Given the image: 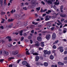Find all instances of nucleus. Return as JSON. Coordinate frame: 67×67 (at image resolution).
<instances>
[{
  "instance_id": "f257e3e1",
  "label": "nucleus",
  "mask_w": 67,
  "mask_h": 67,
  "mask_svg": "<svg viewBox=\"0 0 67 67\" xmlns=\"http://www.w3.org/2000/svg\"><path fill=\"white\" fill-rule=\"evenodd\" d=\"M37 0H31V3L32 4L34 5V4H37L38 5V2H36Z\"/></svg>"
},
{
  "instance_id": "f03ea898",
  "label": "nucleus",
  "mask_w": 67,
  "mask_h": 67,
  "mask_svg": "<svg viewBox=\"0 0 67 67\" xmlns=\"http://www.w3.org/2000/svg\"><path fill=\"white\" fill-rule=\"evenodd\" d=\"M14 17L15 18H19L21 19V16L19 14H15L14 15Z\"/></svg>"
},
{
  "instance_id": "7ed1b4c3",
  "label": "nucleus",
  "mask_w": 67,
  "mask_h": 67,
  "mask_svg": "<svg viewBox=\"0 0 67 67\" xmlns=\"http://www.w3.org/2000/svg\"><path fill=\"white\" fill-rule=\"evenodd\" d=\"M51 37V36L50 34H48L46 35V38L47 40H49Z\"/></svg>"
},
{
  "instance_id": "20e7f679",
  "label": "nucleus",
  "mask_w": 67,
  "mask_h": 67,
  "mask_svg": "<svg viewBox=\"0 0 67 67\" xmlns=\"http://www.w3.org/2000/svg\"><path fill=\"white\" fill-rule=\"evenodd\" d=\"M58 49H59L60 52H61V53L63 52V51H64V49H63V47L59 46Z\"/></svg>"
},
{
  "instance_id": "39448f33",
  "label": "nucleus",
  "mask_w": 67,
  "mask_h": 67,
  "mask_svg": "<svg viewBox=\"0 0 67 67\" xmlns=\"http://www.w3.org/2000/svg\"><path fill=\"white\" fill-rule=\"evenodd\" d=\"M21 24V22L18 21L16 24L15 26L14 27V28H15V27H18V26L20 25Z\"/></svg>"
},
{
  "instance_id": "423d86ee",
  "label": "nucleus",
  "mask_w": 67,
  "mask_h": 67,
  "mask_svg": "<svg viewBox=\"0 0 67 67\" xmlns=\"http://www.w3.org/2000/svg\"><path fill=\"white\" fill-rule=\"evenodd\" d=\"M21 24V22L18 21L16 24L15 26L14 27V28H15V27H18V26L20 25Z\"/></svg>"
},
{
  "instance_id": "0eeeda50",
  "label": "nucleus",
  "mask_w": 67,
  "mask_h": 67,
  "mask_svg": "<svg viewBox=\"0 0 67 67\" xmlns=\"http://www.w3.org/2000/svg\"><path fill=\"white\" fill-rule=\"evenodd\" d=\"M3 55L4 56L8 55H9V52L7 51H4L3 52Z\"/></svg>"
},
{
  "instance_id": "6e6552de",
  "label": "nucleus",
  "mask_w": 67,
  "mask_h": 67,
  "mask_svg": "<svg viewBox=\"0 0 67 67\" xmlns=\"http://www.w3.org/2000/svg\"><path fill=\"white\" fill-rule=\"evenodd\" d=\"M56 34L55 33H53L52 35V38L53 40H54L56 38Z\"/></svg>"
},
{
  "instance_id": "1a4fd4ad",
  "label": "nucleus",
  "mask_w": 67,
  "mask_h": 67,
  "mask_svg": "<svg viewBox=\"0 0 67 67\" xmlns=\"http://www.w3.org/2000/svg\"><path fill=\"white\" fill-rule=\"evenodd\" d=\"M34 45L38 47L40 46V43L38 41H36V44H34Z\"/></svg>"
},
{
  "instance_id": "9d476101",
  "label": "nucleus",
  "mask_w": 67,
  "mask_h": 67,
  "mask_svg": "<svg viewBox=\"0 0 67 67\" xmlns=\"http://www.w3.org/2000/svg\"><path fill=\"white\" fill-rule=\"evenodd\" d=\"M18 53H19V51L17 50L13 52V55H17Z\"/></svg>"
},
{
  "instance_id": "9b49d317",
  "label": "nucleus",
  "mask_w": 67,
  "mask_h": 67,
  "mask_svg": "<svg viewBox=\"0 0 67 67\" xmlns=\"http://www.w3.org/2000/svg\"><path fill=\"white\" fill-rule=\"evenodd\" d=\"M27 62L26 61H23L22 62V64L23 65H25L27 64Z\"/></svg>"
},
{
  "instance_id": "f8f14e48",
  "label": "nucleus",
  "mask_w": 67,
  "mask_h": 67,
  "mask_svg": "<svg viewBox=\"0 0 67 67\" xmlns=\"http://www.w3.org/2000/svg\"><path fill=\"white\" fill-rule=\"evenodd\" d=\"M37 40L38 41L41 42L42 41V38L40 37H37Z\"/></svg>"
},
{
  "instance_id": "ddd939ff",
  "label": "nucleus",
  "mask_w": 67,
  "mask_h": 67,
  "mask_svg": "<svg viewBox=\"0 0 67 67\" xmlns=\"http://www.w3.org/2000/svg\"><path fill=\"white\" fill-rule=\"evenodd\" d=\"M60 16L62 17H66V15L65 14H60Z\"/></svg>"
},
{
  "instance_id": "4468645a",
  "label": "nucleus",
  "mask_w": 67,
  "mask_h": 67,
  "mask_svg": "<svg viewBox=\"0 0 67 67\" xmlns=\"http://www.w3.org/2000/svg\"><path fill=\"white\" fill-rule=\"evenodd\" d=\"M39 59H40V57H38V56H37L36 57V62H37V61H38V60H39Z\"/></svg>"
},
{
  "instance_id": "2eb2a0df",
  "label": "nucleus",
  "mask_w": 67,
  "mask_h": 67,
  "mask_svg": "<svg viewBox=\"0 0 67 67\" xmlns=\"http://www.w3.org/2000/svg\"><path fill=\"white\" fill-rule=\"evenodd\" d=\"M48 17H49V16L48 15L46 16L45 19L46 21H48V20H49V18H48Z\"/></svg>"
},
{
  "instance_id": "dca6fc26",
  "label": "nucleus",
  "mask_w": 67,
  "mask_h": 67,
  "mask_svg": "<svg viewBox=\"0 0 67 67\" xmlns=\"http://www.w3.org/2000/svg\"><path fill=\"white\" fill-rule=\"evenodd\" d=\"M47 3L49 5L50 4H52V2L51 1H47Z\"/></svg>"
},
{
  "instance_id": "f3484780",
  "label": "nucleus",
  "mask_w": 67,
  "mask_h": 67,
  "mask_svg": "<svg viewBox=\"0 0 67 67\" xmlns=\"http://www.w3.org/2000/svg\"><path fill=\"white\" fill-rule=\"evenodd\" d=\"M40 45L42 47H44V42H41V43Z\"/></svg>"
},
{
  "instance_id": "a211bd4d",
  "label": "nucleus",
  "mask_w": 67,
  "mask_h": 67,
  "mask_svg": "<svg viewBox=\"0 0 67 67\" xmlns=\"http://www.w3.org/2000/svg\"><path fill=\"white\" fill-rule=\"evenodd\" d=\"M18 32L20 33V35L22 36L23 35L22 33H23V30H21V31H19Z\"/></svg>"
},
{
  "instance_id": "6ab92c4d",
  "label": "nucleus",
  "mask_w": 67,
  "mask_h": 67,
  "mask_svg": "<svg viewBox=\"0 0 67 67\" xmlns=\"http://www.w3.org/2000/svg\"><path fill=\"white\" fill-rule=\"evenodd\" d=\"M58 65H64V64L63 63H61L60 62H58Z\"/></svg>"
},
{
  "instance_id": "aec40b11",
  "label": "nucleus",
  "mask_w": 67,
  "mask_h": 67,
  "mask_svg": "<svg viewBox=\"0 0 67 67\" xmlns=\"http://www.w3.org/2000/svg\"><path fill=\"white\" fill-rule=\"evenodd\" d=\"M44 66H47L48 65V63L46 62H44Z\"/></svg>"
},
{
  "instance_id": "412c9836",
  "label": "nucleus",
  "mask_w": 67,
  "mask_h": 67,
  "mask_svg": "<svg viewBox=\"0 0 67 67\" xmlns=\"http://www.w3.org/2000/svg\"><path fill=\"white\" fill-rule=\"evenodd\" d=\"M48 51H47V50H44L43 51V52L45 55H46V54H47V52Z\"/></svg>"
},
{
  "instance_id": "4be33fe9",
  "label": "nucleus",
  "mask_w": 67,
  "mask_h": 67,
  "mask_svg": "<svg viewBox=\"0 0 67 67\" xmlns=\"http://www.w3.org/2000/svg\"><path fill=\"white\" fill-rule=\"evenodd\" d=\"M0 2L1 7H2V5H3V0H0Z\"/></svg>"
},
{
  "instance_id": "5701e85b",
  "label": "nucleus",
  "mask_w": 67,
  "mask_h": 67,
  "mask_svg": "<svg viewBox=\"0 0 67 67\" xmlns=\"http://www.w3.org/2000/svg\"><path fill=\"white\" fill-rule=\"evenodd\" d=\"M14 58L13 57H11L8 58V60H11V59H13Z\"/></svg>"
},
{
  "instance_id": "b1692460",
  "label": "nucleus",
  "mask_w": 67,
  "mask_h": 67,
  "mask_svg": "<svg viewBox=\"0 0 67 67\" xmlns=\"http://www.w3.org/2000/svg\"><path fill=\"white\" fill-rule=\"evenodd\" d=\"M54 4L55 5H58L59 4V2H54Z\"/></svg>"
},
{
  "instance_id": "393cba45",
  "label": "nucleus",
  "mask_w": 67,
  "mask_h": 67,
  "mask_svg": "<svg viewBox=\"0 0 67 67\" xmlns=\"http://www.w3.org/2000/svg\"><path fill=\"white\" fill-rule=\"evenodd\" d=\"M54 56H53L52 55H51L50 57V58L52 60L53 59H54Z\"/></svg>"
},
{
  "instance_id": "a878e982",
  "label": "nucleus",
  "mask_w": 67,
  "mask_h": 67,
  "mask_svg": "<svg viewBox=\"0 0 67 67\" xmlns=\"http://www.w3.org/2000/svg\"><path fill=\"white\" fill-rule=\"evenodd\" d=\"M13 19H9L8 20V22H12L13 21Z\"/></svg>"
},
{
  "instance_id": "bb28decb",
  "label": "nucleus",
  "mask_w": 67,
  "mask_h": 67,
  "mask_svg": "<svg viewBox=\"0 0 67 67\" xmlns=\"http://www.w3.org/2000/svg\"><path fill=\"white\" fill-rule=\"evenodd\" d=\"M1 42L2 44H3L5 43V41L3 40H0V43H1Z\"/></svg>"
},
{
  "instance_id": "cd10ccee",
  "label": "nucleus",
  "mask_w": 67,
  "mask_h": 67,
  "mask_svg": "<svg viewBox=\"0 0 67 67\" xmlns=\"http://www.w3.org/2000/svg\"><path fill=\"white\" fill-rule=\"evenodd\" d=\"M4 6H6V5H7V4L6 3V0H4Z\"/></svg>"
},
{
  "instance_id": "c85d7f7f",
  "label": "nucleus",
  "mask_w": 67,
  "mask_h": 67,
  "mask_svg": "<svg viewBox=\"0 0 67 67\" xmlns=\"http://www.w3.org/2000/svg\"><path fill=\"white\" fill-rule=\"evenodd\" d=\"M13 26V24H11L10 25L8 26V27L9 28H11V27Z\"/></svg>"
},
{
  "instance_id": "c756f323",
  "label": "nucleus",
  "mask_w": 67,
  "mask_h": 67,
  "mask_svg": "<svg viewBox=\"0 0 67 67\" xmlns=\"http://www.w3.org/2000/svg\"><path fill=\"white\" fill-rule=\"evenodd\" d=\"M5 14V13L4 12H2L1 13V14L2 15H3V14Z\"/></svg>"
},
{
  "instance_id": "7c9ffc66",
  "label": "nucleus",
  "mask_w": 67,
  "mask_h": 67,
  "mask_svg": "<svg viewBox=\"0 0 67 67\" xmlns=\"http://www.w3.org/2000/svg\"><path fill=\"white\" fill-rule=\"evenodd\" d=\"M27 24V21H26L24 23V25L25 26H26Z\"/></svg>"
},
{
  "instance_id": "2f4dec72",
  "label": "nucleus",
  "mask_w": 67,
  "mask_h": 67,
  "mask_svg": "<svg viewBox=\"0 0 67 67\" xmlns=\"http://www.w3.org/2000/svg\"><path fill=\"white\" fill-rule=\"evenodd\" d=\"M4 19H2V21L1 22V23H4Z\"/></svg>"
},
{
  "instance_id": "473e14b6",
  "label": "nucleus",
  "mask_w": 67,
  "mask_h": 67,
  "mask_svg": "<svg viewBox=\"0 0 67 67\" xmlns=\"http://www.w3.org/2000/svg\"><path fill=\"white\" fill-rule=\"evenodd\" d=\"M51 54V51H48L47 52V54H48V55H49L50 54Z\"/></svg>"
},
{
  "instance_id": "72a5a7b5",
  "label": "nucleus",
  "mask_w": 67,
  "mask_h": 67,
  "mask_svg": "<svg viewBox=\"0 0 67 67\" xmlns=\"http://www.w3.org/2000/svg\"><path fill=\"white\" fill-rule=\"evenodd\" d=\"M8 46L9 47H11L12 46V45L11 44H8Z\"/></svg>"
},
{
  "instance_id": "f704fd0d",
  "label": "nucleus",
  "mask_w": 67,
  "mask_h": 67,
  "mask_svg": "<svg viewBox=\"0 0 67 67\" xmlns=\"http://www.w3.org/2000/svg\"><path fill=\"white\" fill-rule=\"evenodd\" d=\"M52 67H57V65H52L51 66Z\"/></svg>"
},
{
  "instance_id": "c9c22d12",
  "label": "nucleus",
  "mask_w": 67,
  "mask_h": 67,
  "mask_svg": "<svg viewBox=\"0 0 67 67\" xmlns=\"http://www.w3.org/2000/svg\"><path fill=\"white\" fill-rule=\"evenodd\" d=\"M58 40H57L55 41V42L54 43V44H57L58 42Z\"/></svg>"
},
{
  "instance_id": "e433bc0d",
  "label": "nucleus",
  "mask_w": 67,
  "mask_h": 67,
  "mask_svg": "<svg viewBox=\"0 0 67 67\" xmlns=\"http://www.w3.org/2000/svg\"><path fill=\"white\" fill-rule=\"evenodd\" d=\"M34 26L33 25H31L30 26V28H31V29H33V28L34 27Z\"/></svg>"
},
{
  "instance_id": "4c0bfd02",
  "label": "nucleus",
  "mask_w": 67,
  "mask_h": 67,
  "mask_svg": "<svg viewBox=\"0 0 67 67\" xmlns=\"http://www.w3.org/2000/svg\"><path fill=\"white\" fill-rule=\"evenodd\" d=\"M40 9H41L40 7H39L37 8H36V9L38 11H39V10H40Z\"/></svg>"
},
{
  "instance_id": "58836bf2",
  "label": "nucleus",
  "mask_w": 67,
  "mask_h": 67,
  "mask_svg": "<svg viewBox=\"0 0 67 67\" xmlns=\"http://www.w3.org/2000/svg\"><path fill=\"white\" fill-rule=\"evenodd\" d=\"M63 8L64 6H63V5H61L60 6V9H61V10H63Z\"/></svg>"
},
{
  "instance_id": "ea45409f",
  "label": "nucleus",
  "mask_w": 67,
  "mask_h": 67,
  "mask_svg": "<svg viewBox=\"0 0 67 67\" xmlns=\"http://www.w3.org/2000/svg\"><path fill=\"white\" fill-rule=\"evenodd\" d=\"M26 55H30V53H29V50L26 51Z\"/></svg>"
},
{
  "instance_id": "a19ab883",
  "label": "nucleus",
  "mask_w": 67,
  "mask_h": 67,
  "mask_svg": "<svg viewBox=\"0 0 67 67\" xmlns=\"http://www.w3.org/2000/svg\"><path fill=\"white\" fill-rule=\"evenodd\" d=\"M57 21L58 22V23H59L60 25H62V23H61V22H60V21L59 20H57Z\"/></svg>"
},
{
  "instance_id": "79ce46f5",
  "label": "nucleus",
  "mask_w": 67,
  "mask_h": 67,
  "mask_svg": "<svg viewBox=\"0 0 67 67\" xmlns=\"http://www.w3.org/2000/svg\"><path fill=\"white\" fill-rule=\"evenodd\" d=\"M46 25H51V23H49V22H47L46 23Z\"/></svg>"
},
{
  "instance_id": "37998d69",
  "label": "nucleus",
  "mask_w": 67,
  "mask_h": 67,
  "mask_svg": "<svg viewBox=\"0 0 67 67\" xmlns=\"http://www.w3.org/2000/svg\"><path fill=\"white\" fill-rule=\"evenodd\" d=\"M28 38L29 40H30V39H32V36H29V37H28Z\"/></svg>"
},
{
  "instance_id": "c03bdc74",
  "label": "nucleus",
  "mask_w": 67,
  "mask_h": 67,
  "mask_svg": "<svg viewBox=\"0 0 67 67\" xmlns=\"http://www.w3.org/2000/svg\"><path fill=\"white\" fill-rule=\"evenodd\" d=\"M53 48L54 49H56V47L55 45H54L53 46Z\"/></svg>"
},
{
  "instance_id": "a18cd8bd",
  "label": "nucleus",
  "mask_w": 67,
  "mask_h": 67,
  "mask_svg": "<svg viewBox=\"0 0 67 67\" xmlns=\"http://www.w3.org/2000/svg\"><path fill=\"white\" fill-rule=\"evenodd\" d=\"M23 35L24 36H25V37H26V36H27V34L26 33H24L23 34Z\"/></svg>"
},
{
  "instance_id": "49530a36",
  "label": "nucleus",
  "mask_w": 67,
  "mask_h": 67,
  "mask_svg": "<svg viewBox=\"0 0 67 67\" xmlns=\"http://www.w3.org/2000/svg\"><path fill=\"white\" fill-rule=\"evenodd\" d=\"M17 57H20L21 56V54H19L17 55Z\"/></svg>"
},
{
  "instance_id": "de8ad7c7",
  "label": "nucleus",
  "mask_w": 67,
  "mask_h": 67,
  "mask_svg": "<svg viewBox=\"0 0 67 67\" xmlns=\"http://www.w3.org/2000/svg\"><path fill=\"white\" fill-rule=\"evenodd\" d=\"M24 40V37H22L21 38V41H23Z\"/></svg>"
},
{
  "instance_id": "09e8293b",
  "label": "nucleus",
  "mask_w": 67,
  "mask_h": 67,
  "mask_svg": "<svg viewBox=\"0 0 67 67\" xmlns=\"http://www.w3.org/2000/svg\"><path fill=\"white\" fill-rule=\"evenodd\" d=\"M9 67H13L14 66H13V64H11L9 65Z\"/></svg>"
},
{
  "instance_id": "8fccbe9b",
  "label": "nucleus",
  "mask_w": 67,
  "mask_h": 67,
  "mask_svg": "<svg viewBox=\"0 0 67 67\" xmlns=\"http://www.w3.org/2000/svg\"><path fill=\"white\" fill-rule=\"evenodd\" d=\"M34 51H33V50H32L31 51V53L32 54H33V55H34Z\"/></svg>"
},
{
  "instance_id": "3c124183",
  "label": "nucleus",
  "mask_w": 67,
  "mask_h": 67,
  "mask_svg": "<svg viewBox=\"0 0 67 67\" xmlns=\"http://www.w3.org/2000/svg\"><path fill=\"white\" fill-rule=\"evenodd\" d=\"M23 9L25 10H27V8H26V7L23 8Z\"/></svg>"
},
{
  "instance_id": "603ef678",
  "label": "nucleus",
  "mask_w": 67,
  "mask_h": 67,
  "mask_svg": "<svg viewBox=\"0 0 67 67\" xmlns=\"http://www.w3.org/2000/svg\"><path fill=\"white\" fill-rule=\"evenodd\" d=\"M34 55H38V54L37 53H35L34 54Z\"/></svg>"
},
{
  "instance_id": "864d4df0",
  "label": "nucleus",
  "mask_w": 67,
  "mask_h": 67,
  "mask_svg": "<svg viewBox=\"0 0 67 67\" xmlns=\"http://www.w3.org/2000/svg\"><path fill=\"white\" fill-rule=\"evenodd\" d=\"M26 66H27V67H30V64L29 63H27V64L26 65Z\"/></svg>"
},
{
  "instance_id": "5fc2aeb1",
  "label": "nucleus",
  "mask_w": 67,
  "mask_h": 67,
  "mask_svg": "<svg viewBox=\"0 0 67 67\" xmlns=\"http://www.w3.org/2000/svg\"><path fill=\"white\" fill-rule=\"evenodd\" d=\"M51 26H47V28L48 29H51V28L50 27H51Z\"/></svg>"
},
{
  "instance_id": "6e6d98bb",
  "label": "nucleus",
  "mask_w": 67,
  "mask_h": 67,
  "mask_svg": "<svg viewBox=\"0 0 67 67\" xmlns=\"http://www.w3.org/2000/svg\"><path fill=\"white\" fill-rule=\"evenodd\" d=\"M40 58L41 60H43V57L42 56H41L40 57Z\"/></svg>"
},
{
  "instance_id": "4d7b16f0",
  "label": "nucleus",
  "mask_w": 67,
  "mask_h": 67,
  "mask_svg": "<svg viewBox=\"0 0 67 67\" xmlns=\"http://www.w3.org/2000/svg\"><path fill=\"white\" fill-rule=\"evenodd\" d=\"M64 60H67V57H66L64 58Z\"/></svg>"
},
{
  "instance_id": "13d9d810",
  "label": "nucleus",
  "mask_w": 67,
  "mask_h": 67,
  "mask_svg": "<svg viewBox=\"0 0 67 67\" xmlns=\"http://www.w3.org/2000/svg\"><path fill=\"white\" fill-rule=\"evenodd\" d=\"M67 54V51H65L64 52V55H66Z\"/></svg>"
},
{
  "instance_id": "bf43d9fd",
  "label": "nucleus",
  "mask_w": 67,
  "mask_h": 67,
  "mask_svg": "<svg viewBox=\"0 0 67 67\" xmlns=\"http://www.w3.org/2000/svg\"><path fill=\"white\" fill-rule=\"evenodd\" d=\"M0 27L1 29H2V30H3V29L4 28L3 26H1Z\"/></svg>"
},
{
  "instance_id": "052dcab7",
  "label": "nucleus",
  "mask_w": 67,
  "mask_h": 67,
  "mask_svg": "<svg viewBox=\"0 0 67 67\" xmlns=\"http://www.w3.org/2000/svg\"><path fill=\"white\" fill-rule=\"evenodd\" d=\"M4 60V59H1L0 60V62H2Z\"/></svg>"
},
{
  "instance_id": "680f3d73",
  "label": "nucleus",
  "mask_w": 67,
  "mask_h": 67,
  "mask_svg": "<svg viewBox=\"0 0 67 67\" xmlns=\"http://www.w3.org/2000/svg\"><path fill=\"white\" fill-rule=\"evenodd\" d=\"M52 19H55V18H56V17L55 16H52Z\"/></svg>"
},
{
  "instance_id": "e2e57ef3",
  "label": "nucleus",
  "mask_w": 67,
  "mask_h": 67,
  "mask_svg": "<svg viewBox=\"0 0 67 67\" xmlns=\"http://www.w3.org/2000/svg\"><path fill=\"white\" fill-rule=\"evenodd\" d=\"M30 42L31 44H32L33 43V41L32 40H30Z\"/></svg>"
},
{
  "instance_id": "0e129e2a",
  "label": "nucleus",
  "mask_w": 67,
  "mask_h": 67,
  "mask_svg": "<svg viewBox=\"0 0 67 67\" xmlns=\"http://www.w3.org/2000/svg\"><path fill=\"white\" fill-rule=\"evenodd\" d=\"M25 5H28V4H29L28 3L26 2L25 3Z\"/></svg>"
},
{
  "instance_id": "69168bd1",
  "label": "nucleus",
  "mask_w": 67,
  "mask_h": 67,
  "mask_svg": "<svg viewBox=\"0 0 67 67\" xmlns=\"http://www.w3.org/2000/svg\"><path fill=\"white\" fill-rule=\"evenodd\" d=\"M41 3L43 4V5H44L45 4V3L43 1H42Z\"/></svg>"
},
{
  "instance_id": "338daca9",
  "label": "nucleus",
  "mask_w": 67,
  "mask_h": 67,
  "mask_svg": "<svg viewBox=\"0 0 67 67\" xmlns=\"http://www.w3.org/2000/svg\"><path fill=\"white\" fill-rule=\"evenodd\" d=\"M36 64L37 65V66H38V65H39V63L38 62H36Z\"/></svg>"
},
{
  "instance_id": "774afa93",
  "label": "nucleus",
  "mask_w": 67,
  "mask_h": 67,
  "mask_svg": "<svg viewBox=\"0 0 67 67\" xmlns=\"http://www.w3.org/2000/svg\"><path fill=\"white\" fill-rule=\"evenodd\" d=\"M64 63L65 64H67V60L64 61Z\"/></svg>"
}]
</instances>
